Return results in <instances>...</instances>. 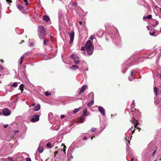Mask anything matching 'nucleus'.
Returning <instances> with one entry per match:
<instances>
[{
  "instance_id": "052dcab7",
  "label": "nucleus",
  "mask_w": 161,
  "mask_h": 161,
  "mask_svg": "<svg viewBox=\"0 0 161 161\" xmlns=\"http://www.w3.org/2000/svg\"><path fill=\"white\" fill-rule=\"evenodd\" d=\"M158 24V21H156V25H157Z\"/></svg>"
},
{
  "instance_id": "a18cd8bd",
  "label": "nucleus",
  "mask_w": 161,
  "mask_h": 161,
  "mask_svg": "<svg viewBox=\"0 0 161 161\" xmlns=\"http://www.w3.org/2000/svg\"><path fill=\"white\" fill-rule=\"evenodd\" d=\"M8 126V124H6V125H4V127L5 128H7Z\"/></svg>"
},
{
  "instance_id": "69168bd1",
  "label": "nucleus",
  "mask_w": 161,
  "mask_h": 161,
  "mask_svg": "<svg viewBox=\"0 0 161 161\" xmlns=\"http://www.w3.org/2000/svg\"><path fill=\"white\" fill-rule=\"evenodd\" d=\"M1 61L2 62H3V60H1Z\"/></svg>"
},
{
  "instance_id": "de8ad7c7",
  "label": "nucleus",
  "mask_w": 161,
  "mask_h": 161,
  "mask_svg": "<svg viewBox=\"0 0 161 161\" xmlns=\"http://www.w3.org/2000/svg\"><path fill=\"white\" fill-rule=\"evenodd\" d=\"M23 62V60H20V61L19 62V64H21Z\"/></svg>"
},
{
  "instance_id": "4c0bfd02",
  "label": "nucleus",
  "mask_w": 161,
  "mask_h": 161,
  "mask_svg": "<svg viewBox=\"0 0 161 161\" xmlns=\"http://www.w3.org/2000/svg\"><path fill=\"white\" fill-rule=\"evenodd\" d=\"M156 151H157V150L156 149H155L154 151H153V154H152V156H154L155 155Z\"/></svg>"
},
{
  "instance_id": "9d476101",
  "label": "nucleus",
  "mask_w": 161,
  "mask_h": 161,
  "mask_svg": "<svg viewBox=\"0 0 161 161\" xmlns=\"http://www.w3.org/2000/svg\"><path fill=\"white\" fill-rule=\"evenodd\" d=\"M135 73V71L134 70H132L131 71L130 73V76L128 78L130 81H131L132 79L134 78V75Z\"/></svg>"
},
{
  "instance_id": "5fc2aeb1",
  "label": "nucleus",
  "mask_w": 161,
  "mask_h": 161,
  "mask_svg": "<svg viewBox=\"0 0 161 161\" xmlns=\"http://www.w3.org/2000/svg\"><path fill=\"white\" fill-rule=\"evenodd\" d=\"M77 109H78V110H79V111L81 109V107H79Z\"/></svg>"
},
{
  "instance_id": "72a5a7b5",
  "label": "nucleus",
  "mask_w": 161,
  "mask_h": 161,
  "mask_svg": "<svg viewBox=\"0 0 161 161\" xmlns=\"http://www.w3.org/2000/svg\"><path fill=\"white\" fill-rule=\"evenodd\" d=\"M79 111L78 109L75 108L74 109L73 111V112L74 113H77V112Z\"/></svg>"
},
{
  "instance_id": "423d86ee",
  "label": "nucleus",
  "mask_w": 161,
  "mask_h": 161,
  "mask_svg": "<svg viewBox=\"0 0 161 161\" xmlns=\"http://www.w3.org/2000/svg\"><path fill=\"white\" fill-rule=\"evenodd\" d=\"M39 115H35L31 117V121L32 122L37 121L39 120Z\"/></svg>"
},
{
  "instance_id": "e2e57ef3",
  "label": "nucleus",
  "mask_w": 161,
  "mask_h": 161,
  "mask_svg": "<svg viewBox=\"0 0 161 161\" xmlns=\"http://www.w3.org/2000/svg\"><path fill=\"white\" fill-rule=\"evenodd\" d=\"M63 151H64V153H65V149H64Z\"/></svg>"
},
{
  "instance_id": "4d7b16f0",
  "label": "nucleus",
  "mask_w": 161,
  "mask_h": 161,
  "mask_svg": "<svg viewBox=\"0 0 161 161\" xmlns=\"http://www.w3.org/2000/svg\"><path fill=\"white\" fill-rule=\"evenodd\" d=\"M134 132H135V130H133V131H132V133H134Z\"/></svg>"
},
{
  "instance_id": "20e7f679",
  "label": "nucleus",
  "mask_w": 161,
  "mask_h": 161,
  "mask_svg": "<svg viewBox=\"0 0 161 161\" xmlns=\"http://www.w3.org/2000/svg\"><path fill=\"white\" fill-rule=\"evenodd\" d=\"M131 121L133 124H134V126L135 128H136L138 129L139 131H140L141 129V128L137 127V126L139 124V123L138 121L136 120L135 118L134 117L132 118V120Z\"/></svg>"
},
{
  "instance_id": "cd10ccee",
  "label": "nucleus",
  "mask_w": 161,
  "mask_h": 161,
  "mask_svg": "<svg viewBox=\"0 0 161 161\" xmlns=\"http://www.w3.org/2000/svg\"><path fill=\"white\" fill-rule=\"evenodd\" d=\"M24 85L23 84H21L19 86V89H20L21 91H22L23 90V88H24Z\"/></svg>"
},
{
  "instance_id": "0e129e2a",
  "label": "nucleus",
  "mask_w": 161,
  "mask_h": 161,
  "mask_svg": "<svg viewBox=\"0 0 161 161\" xmlns=\"http://www.w3.org/2000/svg\"><path fill=\"white\" fill-rule=\"evenodd\" d=\"M159 75H160V78L161 80V75L160 74Z\"/></svg>"
},
{
  "instance_id": "bf43d9fd",
  "label": "nucleus",
  "mask_w": 161,
  "mask_h": 161,
  "mask_svg": "<svg viewBox=\"0 0 161 161\" xmlns=\"http://www.w3.org/2000/svg\"><path fill=\"white\" fill-rule=\"evenodd\" d=\"M147 29L149 30V27L148 26H147Z\"/></svg>"
},
{
  "instance_id": "412c9836",
  "label": "nucleus",
  "mask_w": 161,
  "mask_h": 161,
  "mask_svg": "<svg viewBox=\"0 0 161 161\" xmlns=\"http://www.w3.org/2000/svg\"><path fill=\"white\" fill-rule=\"evenodd\" d=\"M156 32L154 31H153V32H151V31L149 32V34L150 35L153 36H156L157 35V34L155 35Z\"/></svg>"
},
{
  "instance_id": "a19ab883",
  "label": "nucleus",
  "mask_w": 161,
  "mask_h": 161,
  "mask_svg": "<svg viewBox=\"0 0 161 161\" xmlns=\"http://www.w3.org/2000/svg\"><path fill=\"white\" fill-rule=\"evenodd\" d=\"M19 130H14V134H16L17 133L19 132Z\"/></svg>"
},
{
  "instance_id": "09e8293b",
  "label": "nucleus",
  "mask_w": 161,
  "mask_h": 161,
  "mask_svg": "<svg viewBox=\"0 0 161 161\" xmlns=\"http://www.w3.org/2000/svg\"><path fill=\"white\" fill-rule=\"evenodd\" d=\"M83 139L84 140H85L87 139V138L86 136H84L83 138Z\"/></svg>"
},
{
  "instance_id": "f3484780",
  "label": "nucleus",
  "mask_w": 161,
  "mask_h": 161,
  "mask_svg": "<svg viewBox=\"0 0 161 161\" xmlns=\"http://www.w3.org/2000/svg\"><path fill=\"white\" fill-rule=\"evenodd\" d=\"M43 19L45 21H48L49 20L50 18L47 15H44L43 16Z\"/></svg>"
},
{
  "instance_id": "0eeeda50",
  "label": "nucleus",
  "mask_w": 161,
  "mask_h": 161,
  "mask_svg": "<svg viewBox=\"0 0 161 161\" xmlns=\"http://www.w3.org/2000/svg\"><path fill=\"white\" fill-rule=\"evenodd\" d=\"M69 37L70 38L69 44H71L73 41L75 35L74 32L73 31H72L70 32L69 33Z\"/></svg>"
},
{
  "instance_id": "4be33fe9",
  "label": "nucleus",
  "mask_w": 161,
  "mask_h": 161,
  "mask_svg": "<svg viewBox=\"0 0 161 161\" xmlns=\"http://www.w3.org/2000/svg\"><path fill=\"white\" fill-rule=\"evenodd\" d=\"M85 119V118L84 116L82 115L81 117L79 119V122L80 123H82Z\"/></svg>"
},
{
  "instance_id": "774afa93",
  "label": "nucleus",
  "mask_w": 161,
  "mask_h": 161,
  "mask_svg": "<svg viewBox=\"0 0 161 161\" xmlns=\"http://www.w3.org/2000/svg\"><path fill=\"white\" fill-rule=\"evenodd\" d=\"M66 146H64V148H66Z\"/></svg>"
},
{
  "instance_id": "a211bd4d",
  "label": "nucleus",
  "mask_w": 161,
  "mask_h": 161,
  "mask_svg": "<svg viewBox=\"0 0 161 161\" xmlns=\"http://www.w3.org/2000/svg\"><path fill=\"white\" fill-rule=\"evenodd\" d=\"M94 104V99H92L90 102L88 103L87 105L89 107L92 106Z\"/></svg>"
},
{
  "instance_id": "c85d7f7f",
  "label": "nucleus",
  "mask_w": 161,
  "mask_h": 161,
  "mask_svg": "<svg viewBox=\"0 0 161 161\" xmlns=\"http://www.w3.org/2000/svg\"><path fill=\"white\" fill-rule=\"evenodd\" d=\"M131 108H133L135 107V103L133 102L131 105Z\"/></svg>"
},
{
  "instance_id": "e433bc0d",
  "label": "nucleus",
  "mask_w": 161,
  "mask_h": 161,
  "mask_svg": "<svg viewBox=\"0 0 161 161\" xmlns=\"http://www.w3.org/2000/svg\"><path fill=\"white\" fill-rule=\"evenodd\" d=\"M86 48L85 46V47H82L81 48V50L82 51H85V49Z\"/></svg>"
},
{
  "instance_id": "ddd939ff",
  "label": "nucleus",
  "mask_w": 161,
  "mask_h": 161,
  "mask_svg": "<svg viewBox=\"0 0 161 161\" xmlns=\"http://www.w3.org/2000/svg\"><path fill=\"white\" fill-rule=\"evenodd\" d=\"M79 68V66L76 64L74 65L70 66L69 68L70 69L73 70H75L76 69H78Z\"/></svg>"
},
{
  "instance_id": "6ab92c4d",
  "label": "nucleus",
  "mask_w": 161,
  "mask_h": 161,
  "mask_svg": "<svg viewBox=\"0 0 161 161\" xmlns=\"http://www.w3.org/2000/svg\"><path fill=\"white\" fill-rule=\"evenodd\" d=\"M43 151V147H42L39 146L38 148V151L40 153H42Z\"/></svg>"
},
{
  "instance_id": "6e6552de",
  "label": "nucleus",
  "mask_w": 161,
  "mask_h": 161,
  "mask_svg": "<svg viewBox=\"0 0 161 161\" xmlns=\"http://www.w3.org/2000/svg\"><path fill=\"white\" fill-rule=\"evenodd\" d=\"M98 109L100 113L101 114L103 115H105V110L103 107L99 106L98 108Z\"/></svg>"
},
{
  "instance_id": "13d9d810",
  "label": "nucleus",
  "mask_w": 161,
  "mask_h": 161,
  "mask_svg": "<svg viewBox=\"0 0 161 161\" xmlns=\"http://www.w3.org/2000/svg\"><path fill=\"white\" fill-rule=\"evenodd\" d=\"M131 161H134V159L133 158H131Z\"/></svg>"
},
{
  "instance_id": "2eb2a0df",
  "label": "nucleus",
  "mask_w": 161,
  "mask_h": 161,
  "mask_svg": "<svg viewBox=\"0 0 161 161\" xmlns=\"http://www.w3.org/2000/svg\"><path fill=\"white\" fill-rule=\"evenodd\" d=\"M29 55V53H26L23 54L20 57V60H23L25 58Z\"/></svg>"
},
{
  "instance_id": "2f4dec72",
  "label": "nucleus",
  "mask_w": 161,
  "mask_h": 161,
  "mask_svg": "<svg viewBox=\"0 0 161 161\" xmlns=\"http://www.w3.org/2000/svg\"><path fill=\"white\" fill-rule=\"evenodd\" d=\"M47 40L46 39H45L43 41V44L45 45H47V44L46 43L47 42Z\"/></svg>"
},
{
  "instance_id": "b1692460",
  "label": "nucleus",
  "mask_w": 161,
  "mask_h": 161,
  "mask_svg": "<svg viewBox=\"0 0 161 161\" xmlns=\"http://www.w3.org/2000/svg\"><path fill=\"white\" fill-rule=\"evenodd\" d=\"M18 83L17 82H14L12 85L11 87H16L18 86Z\"/></svg>"
},
{
  "instance_id": "864d4df0",
  "label": "nucleus",
  "mask_w": 161,
  "mask_h": 161,
  "mask_svg": "<svg viewBox=\"0 0 161 161\" xmlns=\"http://www.w3.org/2000/svg\"><path fill=\"white\" fill-rule=\"evenodd\" d=\"M73 158V156H70V158L69 159H71Z\"/></svg>"
},
{
  "instance_id": "6e6d98bb",
  "label": "nucleus",
  "mask_w": 161,
  "mask_h": 161,
  "mask_svg": "<svg viewBox=\"0 0 161 161\" xmlns=\"http://www.w3.org/2000/svg\"><path fill=\"white\" fill-rule=\"evenodd\" d=\"M86 71H87L88 70V68L87 67H86Z\"/></svg>"
},
{
  "instance_id": "4468645a",
  "label": "nucleus",
  "mask_w": 161,
  "mask_h": 161,
  "mask_svg": "<svg viewBox=\"0 0 161 161\" xmlns=\"http://www.w3.org/2000/svg\"><path fill=\"white\" fill-rule=\"evenodd\" d=\"M87 110L86 108H85L83 110L82 116L86 117L88 114H87Z\"/></svg>"
},
{
  "instance_id": "1a4fd4ad",
  "label": "nucleus",
  "mask_w": 161,
  "mask_h": 161,
  "mask_svg": "<svg viewBox=\"0 0 161 161\" xmlns=\"http://www.w3.org/2000/svg\"><path fill=\"white\" fill-rule=\"evenodd\" d=\"M132 112L133 113V114L135 115V116H136V115L138 116H140L141 115L140 113L139 112L138 110L136 109L133 110Z\"/></svg>"
},
{
  "instance_id": "ea45409f",
  "label": "nucleus",
  "mask_w": 161,
  "mask_h": 161,
  "mask_svg": "<svg viewBox=\"0 0 161 161\" xmlns=\"http://www.w3.org/2000/svg\"><path fill=\"white\" fill-rule=\"evenodd\" d=\"M23 1L25 3L26 5H27L28 4L27 0H23Z\"/></svg>"
},
{
  "instance_id": "f257e3e1",
  "label": "nucleus",
  "mask_w": 161,
  "mask_h": 161,
  "mask_svg": "<svg viewBox=\"0 0 161 161\" xmlns=\"http://www.w3.org/2000/svg\"><path fill=\"white\" fill-rule=\"evenodd\" d=\"M87 54L91 55L92 54L94 50L93 46L90 40H88L85 45Z\"/></svg>"
},
{
  "instance_id": "79ce46f5",
  "label": "nucleus",
  "mask_w": 161,
  "mask_h": 161,
  "mask_svg": "<svg viewBox=\"0 0 161 161\" xmlns=\"http://www.w3.org/2000/svg\"><path fill=\"white\" fill-rule=\"evenodd\" d=\"M6 1L9 4V3H11L12 1L11 0H6Z\"/></svg>"
},
{
  "instance_id": "c9c22d12",
  "label": "nucleus",
  "mask_w": 161,
  "mask_h": 161,
  "mask_svg": "<svg viewBox=\"0 0 161 161\" xmlns=\"http://www.w3.org/2000/svg\"><path fill=\"white\" fill-rule=\"evenodd\" d=\"M94 36L93 35H92L90 36L89 38L90 40H92L94 39Z\"/></svg>"
},
{
  "instance_id": "39448f33",
  "label": "nucleus",
  "mask_w": 161,
  "mask_h": 161,
  "mask_svg": "<svg viewBox=\"0 0 161 161\" xmlns=\"http://www.w3.org/2000/svg\"><path fill=\"white\" fill-rule=\"evenodd\" d=\"M2 113L5 116H8L11 114V112L8 108H4L3 110Z\"/></svg>"
},
{
  "instance_id": "aec40b11",
  "label": "nucleus",
  "mask_w": 161,
  "mask_h": 161,
  "mask_svg": "<svg viewBox=\"0 0 161 161\" xmlns=\"http://www.w3.org/2000/svg\"><path fill=\"white\" fill-rule=\"evenodd\" d=\"M152 17V15L151 14H149L146 16H144L143 17V18L144 19H151Z\"/></svg>"
},
{
  "instance_id": "49530a36",
  "label": "nucleus",
  "mask_w": 161,
  "mask_h": 161,
  "mask_svg": "<svg viewBox=\"0 0 161 161\" xmlns=\"http://www.w3.org/2000/svg\"><path fill=\"white\" fill-rule=\"evenodd\" d=\"M64 117H65V116L64 115H61V119H63V118H64Z\"/></svg>"
},
{
  "instance_id": "338daca9",
  "label": "nucleus",
  "mask_w": 161,
  "mask_h": 161,
  "mask_svg": "<svg viewBox=\"0 0 161 161\" xmlns=\"http://www.w3.org/2000/svg\"><path fill=\"white\" fill-rule=\"evenodd\" d=\"M133 127V126H132L131 127V129H132Z\"/></svg>"
},
{
  "instance_id": "603ef678",
  "label": "nucleus",
  "mask_w": 161,
  "mask_h": 161,
  "mask_svg": "<svg viewBox=\"0 0 161 161\" xmlns=\"http://www.w3.org/2000/svg\"><path fill=\"white\" fill-rule=\"evenodd\" d=\"M79 23L80 25H81L82 24V22L81 21H80L79 22Z\"/></svg>"
},
{
  "instance_id": "bb28decb",
  "label": "nucleus",
  "mask_w": 161,
  "mask_h": 161,
  "mask_svg": "<svg viewBox=\"0 0 161 161\" xmlns=\"http://www.w3.org/2000/svg\"><path fill=\"white\" fill-rule=\"evenodd\" d=\"M88 96H90L92 98L94 99V93L92 92H91L88 95Z\"/></svg>"
},
{
  "instance_id": "c756f323",
  "label": "nucleus",
  "mask_w": 161,
  "mask_h": 161,
  "mask_svg": "<svg viewBox=\"0 0 161 161\" xmlns=\"http://www.w3.org/2000/svg\"><path fill=\"white\" fill-rule=\"evenodd\" d=\"M53 114L51 113H50L48 114V117L49 119H52V116Z\"/></svg>"
},
{
  "instance_id": "9b49d317",
  "label": "nucleus",
  "mask_w": 161,
  "mask_h": 161,
  "mask_svg": "<svg viewBox=\"0 0 161 161\" xmlns=\"http://www.w3.org/2000/svg\"><path fill=\"white\" fill-rule=\"evenodd\" d=\"M10 85L8 84L4 88L6 91H8L9 92H11L13 91V89L11 87H10Z\"/></svg>"
},
{
  "instance_id": "58836bf2",
  "label": "nucleus",
  "mask_w": 161,
  "mask_h": 161,
  "mask_svg": "<svg viewBox=\"0 0 161 161\" xmlns=\"http://www.w3.org/2000/svg\"><path fill=\"white\" fill-rule=\"evenodd\" d=\"M26 161H31V159L29 158H27L25 159Z\"/></svg>"
},
{
  "instance_id": "393cba45",
  "label": "nucleus",
  "mask_w": 161,
  "mask_h": 161,
  "mask_svg": "<svg viewBox=\"0 0 161 161\" xmlns=\"http://www.w3.org/2000/svg\"><path fill=\"white\" fill-rule=\"evenodd\" d=\"M46 146L48 148H51L52 147V144L49 142L47 143Z\"/></svg>"
},
{
  "instance_id": "f03ea898",
  "label": "nucleus",
  "mask_w": 161,
  "mask_h": 161,
  "mask_svg": "<svg viewBox=\"0 0 161 161\" xmlns=\"http://www.w3.org/2000/svg\"><path fill=\"white\" fill-rule=\"evenodd\" d=\"M38 36L41 39L43 38V36H46L45 28L43 26H40L38 27Z\"/></svg>"
},
{
  "instance_id": "3c124183",
  "label": "nucleus",
  "mask_w": 161,
  "mask_h": 161,
  "mask_svg": "<svg viewBox=\"0 0 161 161\" xmlns=\"http://www.w3.org/2000/svg\"><path fill=\"white\" fill-rule=\"evenodd\" d=\"M35 105V103H33L31 106H29V107H30L31 106H33Z\"/></svg>"
},
{
  "instance_id": "680f3d73",
  "label": "nucleus",
  "mask_w": 161,
  "mask_h": 161,
  "mask_svg": "<svg viewBox=\"0 0 161 161\" xmlns=\"http://www.w3.org/2000/svg\"><path fill=\"white\" fill-rule=\"evenodd\" d=\"M94 137V136H93V137H92L91 138V140H92V139H93V137Z\"/></svg>"
},
{
  "instance_id": "a878e982",
  "label": "nucleus",
  "mask_w": 161,
  "mask_h": 161,
  "mask_svg": "<svg viewBox=\"0 0 161 161\" xmlns=\"http://www.w3.org/2000/svg\"><path fill=\"white\" fill-rule=\"evenodd\" d=\"M154 92L156 95H157L158 93V90L156 87L154 88Z\"/></svg>"
},
{
  "instance_id": "5701e85b",
  "label": "nucleus",
  "mask_w": 161,
  "mask_h": 161,
  "mask_svg": "<svg viewBox=\"0 0 161 161\" xmlns=\"http://www.w3.org/2000/svg\"><path fill=\"white\" fill-rule=\"evenodd\" d=\"M18 8L21 11H24L23 8L22 6L20 5H18Z\"/></svg>"
},
{
  "instance_id": "f8f14e48",
  "label": "nucleus",
  "mask_w": 161,
  "mask_h": 161,
  "mask_svg": "<svg viewBox=\"0 0 161 161\" xmlns=\"http://www.w3.org/2000/svg\"><path fill=\"white\" fill-rule=\"evenodd\" d=\"M87 88V86L86 85H84L83 86L80 90L79 92V94H82L84 91L86 90V89Z\"/></svg>"
},
{
  "instance_id": "dca6fc26",
  "label": "nucleus",
  "mask_w": 161,
  "mask_h": 161,
  "mask_svg": "<svg viewBox=\"0 0 161 161\" xmlns=\"http://www.w3.org/2000/svg\"><path fill=\"white\" fill-rule=\"evenodd\" d=\"M41 106L39 104H38L34 109V111H37L39 110Z\"/></svg>"
},
{
  "instance_id": "7c9ffc66",
  "label": "nucleus",
  "mask_w": 161,
  "mask_h": 161,
  "mask_svg": "<svg viewBox=\"0 0 161 161\" xmlns=\"http://www.w3.org/2000/svg\"><path fill=\"white\" fill-rule=\"evenodd\" d=\"M45 95L47 96L51 95V94L50 93H49L48 92H45Z\"/></svg>"
},
{
  "instance_id": "7ed1b4c3",
  "label": "nucleus",
  "mask_w": 161,
  "mask_h": 161,
  "mask_svg": "<svg viewBox=\"0 0 161 161\" xmlns=\"http://www.w3.org/2000/svg\"><path fill=\"white\" fill-rule=\"evenodd\" d=\"M71 58L74 60L75 64H78L79 63V58L76 55L72 54L71 56Z\"/></svg>"
},
{
  "instance_id": "37998d69",
  "label": "nucleus",
  "mask_w": 161,
  "mask_h": 161,
  "mask_svg": "<svg viewBox=\"0 0 161 161\" xmlns=\"http://www.w3.org/2000/svg\"><path fill=\"white\" fill-rule=\"evenodd\" d=\"M30 46L31 47H33L34 46V43H31L30 44Z\"/></svg>"
},
{
  "instance_id": "c03bdc74",
  "label": "nucleus",
  "mask_w": 161,
  "mask_h": 161,
  "mask_svg": "<svg viewBox=\"0 0 161 161\" xmlns=\"http://www.w3.org/2000/svg\"><path fill=\"white\" fill-rule=\"evenodd\" d=\"M73 5L74 6H76L77 5V3H75V2L73 3Z\"/></svg>"
},
{
  "instance_id": "f704fd0d",
  "label": "nucleus",
  "mask_w": 161,
  "mask_h": 161,
  "mask_svg": "<svg viewBox=\"0 0 161 161\" xmlns=\"http://www.w3.org/2000/svg\"><path fill=\"white\" fill-rule=\"evenodd\" d=\"M91 131L93 132H94L96 131V128H92L91 129Z\"/></svg>"
},
{
  "instance_id": "473e14b6",
  "label": "nucleus",
  "mask_w": 161,
  "mask_h": 161,
  "mask_svg": "<svg viewBox=\"0 0 161 161\" xmlns=\"http://www.w3.org/2000/svg\"><path fill=\"white\" fill-rule=\"evenodd\" d=\"M7 159L10 161H14L12 158L11 157H8Z\"/></svg>"
},
{
  "instance_id": "8fccbe9b",
  "label": "nucleus",
  "mask_w": 161,
  "mask_h": 161,
  "mask_svg": "<svg viewBox=\"0 0 161 161\" xmlns=\"http://www.w3.org/2000/svg\"><path fill=\"white\" fill-rule=\"evenodd\" d=\"M82 53L83 54H86V52H85V51H83V52Z\"/></svg>"
}]
</instances>
